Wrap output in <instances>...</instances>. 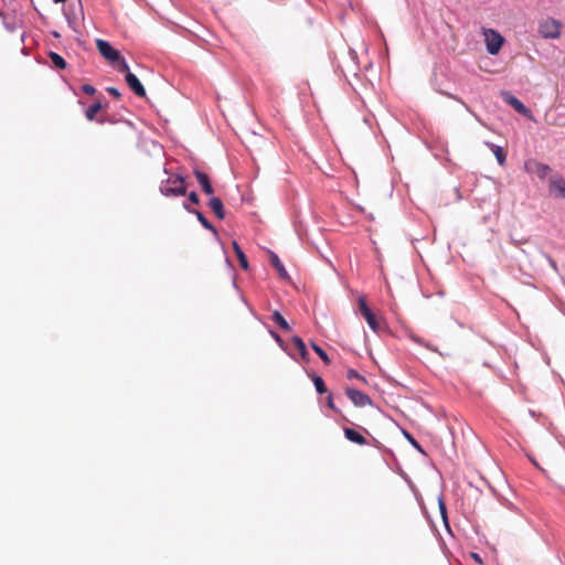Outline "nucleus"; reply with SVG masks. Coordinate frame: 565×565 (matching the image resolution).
Returning a JSON list of instances; mask_svg holds the SVG:
<instances>
[{
	"label": "nucleus",
	"instance_id": "f257e3e1",
	"mask_svg": "<svg viewBox=\"0 0 565 565\" xmlns=\"http://www.w3.org/2000/svg\"><path fill=\"white\" fill-rule=\"evenodd\" d=\"M160 192L164 196H181L186 192L184 179L181 175H173L162 181Z\"/></svg>",
	"mask_w": 565,
	"mask_h": 565
},
{
	"label": "nucleus",
	"instance_id": "f03ea898",
	"mask_svg": "<svg viewBox=\"0 0 565 565\" xmlns=\"http://www.w3.org/2000/svg\"><path fill=\"white\" fill-rule=\"evenodd\" d=\"M482 34L484 36L488 53L497 55L504 43V38L493 29H484Z\"/></svg>",
	"mask_w": 565,
	"mask_h": 565
},
{
	"label": "nucleus",
	"instance_id": "7ed1b4c3",
	"mask_svg": "<svg viewBox=\"0 0 565 565\" xmlns=\"http://www.w3.org/2000/svg\"><path fill=\"white\" fill-rule=\"evenodd\" d=\"M561 26L562 24L559 21L552 18H546L540 22L539 33L544 39H557L561 35Z\"/></svg>",
	"mask_w": 565,
	"mask_h": 565
},
{
	"label": "nucleus",
	"instance_id": "20e7f679",
	"mask_svg": "<svg viewBox=\"0 0 565 565\" xmlns=\"http://www.w3.org/2000/svg\"><path fill=\"white\" fill-rule=\"evenodd\" d=\"M96 46L103 57L109 62H117L120 60V53L114 49L107 41L97 39Z\"/></svg>",
	"mask_w": 565,
	"mask_h": 565
},
{
	"label": "nucleus",
	"instance_id": "39448f33",
	"mask_svg": "<svg viewBox=\"0 0 565 565\" xmlns=\"http://www.w3.org/2000/svg\"><path fill=\"white\" fill-rule=\"evenodd\" d=\"M502 98L515 111H518L519 114H521V115H523V116H525L527 118H532L531 110L519 98H516L514 95H512L509 92H504V93H502Z\"/></svg>",
	"mask_w": 565,
	"mask_h": 565
},
{
	"label": "nucleus",
	"instance_id": "423d86ee",
	"mask_svg": "<svg viewBox=\"0 0 565 565\" xmlns=\"http://www.w3.org/2000/svg\"><path fill=\"white\" fill-rule=\"evenodd\" d=\"M350 401L358 407H364L372 403L371 398L363 392L355 388H347L345 391Z\"/></svg>",
	"mask_w": 565,
	"mask_h": 565
},
{
	"label": "nucleus",
	"instance_id": "0eeeda50",
	"mask_svg": "<svg viewBox=\"0 0 565 565\" xmlns=\"http://www.w3.org/2000/svg\"><path fill=\"white\" fill-rule=\"evenodd\" d=\"M548 184L551 193L565 199V180L561 175L551 177Z\"/></svg>",
	"mask_w": 565,
	"mask_h": 565
},
{
	"label": "nucleus",
	"instance_id": "6e6552de",
	"mask_svg": "<svg viewBox=\"0 0 565 565\" xmlns=\"http://www.w3.org/2000/svg\"><path fill=\"white\" fill-rule=\"evenodd\" d=\"M126 83L129 88L139 97H143L146 95V89L138 79V77L134 73H128L125 76Z\"/></svg>",
	"mask_w": 565,
	"mask_h": 565
},
{
	"label": "nucleus",
	"instance_id": "1a4fd4ad",
	"mask_svg": "<svg viewBox=\"0 0 565 565\" xmlns=\"http://www.w3.org/2000/svg\"><path fill=\"white\" fill-rule=\"evenodd\" d=\"M184 209L190 213H193L204 228L211 231L214 235L217 234L215 227L207 221V218L200 211L190 209L188 204H184Z\"/></svg>",
	"mask_w": 565,
	"mask_h": 565
},
{
	"label": "nucleus",
	"instance_id": "9d476101",
	"mask_svg": "<svg viewBox=\"0 0 565 565\" xmlns=\"http://www.w3.org/2000/svg\"><path fill=\"white\" fill-rule=\"evenodd\" d=\"M194 174H195V177H196V179H198L199 183L201 184L202 190H203L206 194H212V193H213V188H212V185H211V182H210V180H209V177H207L205 173H203V172H201V171H199V170H195V171H194Z\"/></svg>",
	"mask_w": 565,
	"mask_h": 565
},
{
	"label": "nucleus",
	"instance_id": "9b49d317",
	"mask_svg": "<svg viewBox=\"0 0 565 565\" xmlns=\"http://www.w3.org/2000/svg\"><path fill=\"white\" fill-rule=\"evenodd\" d=\"M344 431V435L345 437L354 443V444H358V445H365L366 444V439L356 430L352 429V428H349V427H345L343 429Z\"/></svg>",
	"mask_w": 565,
	"mask_h": 565
},
{
	"label": "nucleus",
	"instance_id": "f8f14e48",
	"mask_svg": "<svg viewBox=\"0 0 565 565\" xmlns=\"http://www.w3.org/2000/svg\"><path fill=\"white\" fill-rule=\"evenodd\" d=\"M209 206L212 209V211L215 213V215L218 217V218H224L225 214H224V206H223V202L221 201V199L216 198V196H212L209 201Z\"/></svg>",
	"mask_w": 565,
	"mask_h": 565
},
{
	"label": "nucleus",
	"instance_id": "ddd939ff",
	"mask_svg": "<svg viewBox=\"0 0 565 565\" xmlns=\"http://www.w3.org/2000/svg\"><path fill=\"white\" fill-rule=\"evenodd\" d=\"M270 263L277 269V271L281 278L285 279L288 277L287 270L284 267L282 263L280 262L279 257L273 252H270Z\"/></svg>",
	"mask_w": 565,
	"mask_h": 565
},
{
	"label": "nucleus",
	"instance_id": "4468645a",
	"mask_svg": "<svg viewBox=\"0 0 565 565\" xmlns=\"http://www.w3.org/2000/svg\"><path fill=\"white\" fill-rule=\"evenodd\" d=\"M486 145L492 150L499 164L503 166L505 162V154L503 152V149L500 146H497L492 142H486Z\"/></svg>",
	"mask_w": 565,
	"mask_h": 565
},
{
	"label": "nucleus",
	"instance_id": "2eb2a0df",
	"mask_svg": "<svg viewBox=\"0 0 565 565\" xmlns=\"http://www.w3.org/2000/svg\"><path fill=\"white\" fill-rule=\"evenodd\" d=\"M233 247H234L236 256H237V258L239 260V265L244 269H247L248 268V262H247V258H246L244 252L241 249L239 245L236 242H233Z\"/></svg>",
	"mask_w": 565,
	"mask_h": 565
},
{
	"label": "nucleus",
	"instance_id": "dca6fc26",
	"mask_svg": "<svg viewBox=\"0 0 565 565\" xmlns=\"http://www.w3.org/2000/svg\"><path fill=\"white\" fill-rule=\"evenodd\" d=\"M273 321L277 323L282 330L288 331L290 329L289 323L287 320L281 316L279 311H274Z\"/></svg>",
	"mask_w": 565,
	"mask_h": 565
},
{
	"label": "nucleus",
	"instance_id": "f3484780",
	"mask_svg": "<svg viewBox=\"0 0 565 565\" xmlns=\"http://www.w3.org/2000/svg\"><path fill=\"white\" fill-rule=\"evenodd\" d=\"M291 341H292L294 345L297 348V350L299 351L302 359H307L308 351H307L305 342L299 337H294L291 339Z\"/></svg>",
	"mask_w": 565,
	"mask_h": 565
},
{
	"label": "nucleus",
	"instance_id": "a211bd4d",
	"mask_svg": "<svg viewBox=\"0 0 565 565\" xmlns=\"http://www.w3.org/2000/svg\"><path fill=\"white\" fill-rule=\"evenodd\" d=\"M50 58L55 67H57L60 70H64L66 67V62L60 54H57L55 52H51Z\"/></svg>",
	"mask_w": 565,
	"mask_h": 565
},
{
	"label": "nucleus",
	"instance_id": "6ab92c4d",
	"mask_svg": "<svg viewBox=\"0 0 565 565\" xmlns=\"http://www.w3.org/2000/svg\"><path fill=\"white\" fill-rule=\"evenodd\" d=\"M364 319L366 320L369 327L373 330V331H377L380 326H379V322L374 316V313L372 311L367 312L365 316H363Z\"/></svg>",
	"mask_w": 565,
	"mask_h": 565
},
{
	"label": "nucleus",
	"instance_id": "aec40b11",
	"mask_svg": "<svg viewBox=\"0 0 565 565\" xmlns=\"http://www.w3.org/2000/svg\"><path fill=\"white\" fill-rule=\"evenodd\" d=\"M102 108V105L99 103H94L92 104L87 109H86V118L88 120H93L95 115Z\"/></svg>",
	"mask_w": 565,
	"mask_h": 565
},
{
	"label": "nucleus",
	"instance_id": "412c9836",
	"mask_svg": "<svg viewBox=\"0 0 565 565\" xmlns=\"http://www.w3.org/2000/svg\"><path fill=\"white\" fill-rule=\"evenodd\" d=\"M313 384H315V387H316V390H317V392L319 394H323V393L327 392V387L324 385V382H323L322 377L315 376L313 377Z\"/></svg>",
	"mask_w": 565,
	"mask_h": 565
},
{
	"label": "nucleus",
	"instance_id": "4be33fe9",
	"mask_svg": "<svg viewBox=\"0 0 565 565\" xmlns=\"http://www.w3.org/2000/svg\"><path fill=\"white\" fill-rule=\"evenodd\" d=\"M438 505H439V511H440V515L443 518V521H444L446 527L449 529L448 520H447V509H446V505H445L441 497H439V499H438Z\"/></svg>",
	"mask_w": 565,
	"mask_h": 565
},
{
	"label": "nucleus",
	"instance_id": "5701e85b",
	"mask_svg": "<svg viewBox=\"0 0 565 565\" xmlns=\"http://www.w3.org/2000/svg\"><path fill=\"white\" fill-rule=\"evenodd\" d=\"M551 171L550 167L544 163H536V173L540 178L544 179Z\"/></svg>",
	"mask_w": 565,
	"mask_h": 565
},
{
	"label": "nucleus",
	"instance_id": "b1692460",
	"mask_svg": "<svg viewBox=\"0 0 565 565\" xmlns=\"http://www.w3.org/2000/svg\"><path fill=\"white\" fill-rule=\"evenodd\" d=\"M311 347L313 349V351L326 362V363H329V358L326 353L324 350H322L318 344H316L315 342H311Z\"/></svg>",
	"mask_w": 565,
	"mask_h": 565
},
{
	"label": "nucleus",
	"instance_id": "393cba45",
	"mask_svg": "<svg viewBox=\"0 0 565 565\" xmlns=\"http://www.w3.org/2000/svg\"><path fill=\"white\" fill-rule=\"evenodd\" d=\"M359 308L361 310L362 316H365L367 312L371 311L364 297L359 298Z\"/></svg>",
	"mask_w": 565,
	"mask_h": 565
},
{
	"label": "nucleus",
	"instance_id": "a878e982",
	"mask_svg": "<svg viewBox=\"0 0 565 565\" xmlns=\"http://www.w3.org/2000/svg\"><path fill=\"white\" fill-rule=\"evenodd\" d=\"M118 62H119V71L120 72L125 73V75L128 73H131L125 58L120 57V60Z\"/></svg>",
	"mask_w": 565,
	"mask_h": 565
},
{
	"label": "nucleus",
	"instance_id": "bb28decb",
	"mask_svg": "<svg viewBox=\"0 0 565 565\" xmlns=\"http://www.w3.org/2000/svg\"><path fill=\"white\" fill-rule=\"evenodd\" d=\"M542 256H543V257L548 262V264L551 265V267H552L555 271H557V265H556V262H555L552 257H550L547 254H545V253H542Z\"/></svg>",
	"mask_w": 565,
	"mask_h": 565
},
{
	"label": "nucleus",
	"instance_id": "cd10ccee",
	"mask_svg": "<svg viewBox=\"0 0 565 565\" xmlns=\"http://www.w3.org/2000/svg\"><path fill=\"white\" fill-rule=\"evenodd\" d=\"M83 90L88 95H93L96 92V89L89 84L83 85Z\"/></svg>",
	"mask_w": 565,
	"mask_h": 565
},
{
	"label": "nucleus",
	"instance_id": "c85d7f7f",
	"mask_svg": "<svg viewBox=\"0 0 565 565\" xmlns=\"http://www.w3.org/2000/svg\"><path fill=\"white\" fill-rule=\"evenodd\" d=\"M107 92L116 98L120 97V93L116 87H108Z\"/></svg>",
	"mask_w": 565,
	"mask_h": 565
},
{
	"label": "nucleus",
	"instance_id": "c756f323",
	"mask_svg": "<svg viewBox=\"0 0 565 565\" xmlns=\"http://www.w3.org/2000/svg\"><path fill=\"white\" fill-rule=\"evenodd\" d=\"M189 201L194 203V204H198L199 203V196L195 192H191L189 194Z\"/></svg>",
	"mask_w": 565,
	"mask_h": 565
},
{
	"label": "nucleus",
	"instance_id": "7c9ffc66",
	"mask_svg": "<svg viewBox=\"0 0 565 565\" xmlns=\"http://www.w3.org/2000/svg\"><path fill=\"white\" fill-rule=\"evenodd\" d=\"M327 404H328V406H329L331 409H334V411L337 409V408H335V406H334V404H333V398H332V396H331V395H329V396H328Z\"/></svg>",
	"mask_w": 565,
	"mask_h": 565
},
{
	"label": "nucleus",
	"instance_id": "2f4dec72",
	"mask_svg": "<svg viewBox=\"0 0 565 565\" xmlns=\"http://www.w3.org/2000/svg\"><path fill=\"white\" fill-rule=\"evenodd\" d=\"M348 375H349L350 379L359 377V373L355 370H350L348 372Z\"/></svg>",
	"mask_w": 565,
	"mask_h": 565
},
{
	"label": "nucleus",
	"instance_id": "473e14b6",
	"mask_svg": "<svg viewBox=\"0 0 565 565\" xmlns=\"http://www.w3.org/2000/svg\"><path fill=\"white\" fill-rule=\"evenodd\" d=\"M405 435L411 440V444H413L416 448L420 449L417 441L411 435H408V434H405Z\"/></svg>",
	"mask_w": 565,
	"mask_h": 565
},
{
	"label": "nucleus",
	"instance_id": "72a5a7b5",
	"mask_svg": "<svg viewBox=\"0 0 565 565\" xmlns=\"http://www.w3.org/2000/svg\"><path fill=\"white\" fill-rule=\"evenodd\" d=\"M471 557H472L476 562H478L479 564H481V563H482V559H481V557H480V555H479V554H477V553H472V554H471Z\"/></svg>",
	"mask_w": 565,
	"mask_h": 565
},
{
	"label": "nucleus",
	"instance_id": "f704fd0d",
	"mask_svg": "<svg viewBox=\"0 0 565 565\" xmlns=\"http://www.w3.org/2000/svg\"><path fill=\"white\" fill-rule=\"evenodd\" d=\"M270 333H271V335L275 338V340H276L278 343H281V340H280L279 335H278L276 332L270 331Z\"/></svg>",
	"mask_w": 565,
	"mask_h": 565
},
{
	"label": "nucleus",
	"instance_id": "c9c22d12",
	"mask_svg": "<svg viewBox=\"0 0 565 565\" xmlns=\"http://www.w3.org/2000/svg\"><path fill=\"white\" fill-rule=\"evenodd\" d=\"M55 3H63L65 2L66 0H53Z\"/></svg>",
	"mask_w": 565,
	"mask_h": 565
}]
</instances>
